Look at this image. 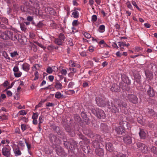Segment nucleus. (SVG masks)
I'll list each match as a JSON object with an SVG mask.
<instances>
[{
    "instance_id": "nucleus-1",
    "label": "nucleus",
    "mask_w": 157,
    "mask_h": 157,
    "mask_svg": "<svg viewBox=\"0 0 157 157\" xmlns=\"http://www.w3.org/2000/svg\"><path fill=\"white\" fill-rule=\"evenodd\" d=\"M49 140L52 144L51 147H55L56 145L60 144L61 143V140L55 135L53 133L50 134L48 135Z\"/></svg>"
},
{
    "instance_id": "nucleus-2",
    "label": "nucleus",
    "mask_w": 157,
    "mask_h": 157,
    "mask_svg": "<svg viewBox=\"0 0 157 157\" xmlns=\"http://www.w3.org/2000/svg\"><path fill=\"white\" fill-rule=\"evenodd\" d=\"M32 4V2L31 0H29V2H25L24 6L21 7V10L23 11L29 13H33L31 8V4Z\"/></svg>"
},
{
    "instance_id": "nucleus-3",
    "label": "nucleus",
    "mask_w": 157,
    "mask_h": 157,
    "mask_svg": "<svg viewBox=\"0 0 157 157\" xmlns=\"http://www.w3.org/2000/svg\"><path fill=\"white\" fill-rule=\"evenodd\" d=\"M139 150L140 151L143 153H147L148 151V147L145 144L140 143L138 142L136 144Z\"/></svg>"
},
{
    "instance_id": "nucleus-4",
    "label": "nucleus",
    "mask_w": 157,
    "mask_h": 157,
    "mask_svg": "<svg viewBox=\"0 0 157 157\" xmlns=\"http://www.w3.org/2000/svg\"><path fill=\"white\" fill-rule=\"evenodd\" d=\"M96 102L98 106L104 107L106 105V101L101 97H97L95 99Z\"/></svg>"
},
{
    "instance_id": "nucleus-5",
    "label": "nucleus",
    "mask_w": 157,
    "mask_h": 157,
    "mask_svg": "<svg viewBox=\"0 0 157 157\" xmlns=\"http://www.w3.org/2000/svg\"><path fill=\"white\" fill-rule=\"evenodd\" d=\"M59 145L57 144L56 145V147H52V148L55 150L56 153L58 155L61 156L63 154L64 151L63 149Z\"/></svg>"
},
{
    "instance_id": "nucleus-6",
    "label": "nucleus",
    "mask_w": 157,
    "mask_h": 157,
    "mask_svg": "<svg viewBox=\"0 0 157 157\" xmlns=\"http://www.w3.org/2000/svg\"><path fill=\"white\" fill-rule=\"evenodd\" d=\"M128 98L130 102L134 104H136L138 102V99L135 95L129 94L128 96Z\"/></svg>"
},
{
    "instance_id": "nucleus-7",
    "label": "nucleus",
    "mask_w": 157,
    "mask_h": 157,
    "mask_svg": "<svg viewBox=\"0 0 157 157\" xmlns=\"http://www.w3.org/2000/svg\"><path fill=\"white\" fill-rule=\"evenodd\" d=\"M124 128H125L124 127V125H123L122 126L117 127L116 128L115 131L118 134H124Z\"/></svg>"
},
{
    "instance_id": "nucleus-8",
    "label": "nucleus",
    "mask_w": 157,
    "mask_h": 157,
    "mask_svg": "<svg viewBox=\"0 0 157 157\" xmlns=\"http://www.w3.org/2000/svg\"><path fill=\"white\" fill-rule=\"evenodd\" d=\"M51 127L53 131L57 133L58 135H61L63 134V132L59 127L55 125H52Z\"/></svg>"
},
{
    "instance_id": "nucleus-9",
    "label": "nucleus",
    "mask_w": 157,
    "mask_h": 157,
    "mask_svg": "<svg viewBox=\"0 0 157 157\" xmlns=\"http://www.w3.org/2000/svg\"><path fill=\"white\" fill-rule=\"evenodd\" d=\"M105 144L106 149L107 150L111 152L115 151L114 148L112 143L109 142H106Z\"/></svg>"
},
{
    "instance_id": "nucleus-10",
    "label": "nucleus",
    "mask_w": 157,
    "mask_h": 157,
    "mask_svg": "<svg viewBox=\"0 0 157 157\" xmlns=\"http://www.w3.org/2000/svg\"><path fill=\"white\" fill-rule=\"evenodd\" d=\"M65 129L69 135L72 136H73L75 134V132L73 129H71L70 127L68 125H66L65 128Z\"/></svg>"
},
{
    "instance_id": "nucleus-11",
    "label": "nucleus",
    "mask_w": 157,
    "mask_h": 157,
    "mask_svg": "<svg viewBox=\"0 0 157 157\" xmlns=\"http://www.w3.org/2000/svg\"><path fill=\"white\" fill-rule=\"evenodd\" d=\"M96 116L99 118H104L105 117V114L104 111L99 109L98 110Z\"/></svg>"
},
{
    "instance_id": "nucleus-12",
    "label": "nucleus",
    "mask_w": 157,
    "mask_h": 157,
    "mask_svg": "<svg viewBox=\"0 0 157 157\" xmlns=\"http://www.w3.org/2000/svg\"><path fill=\"white\" fill-rule=\"evenodd\" d=\"M147 94L150 97H152L155 95V92L153 89L150 86L147 91Z\"/></svg>"
},
{
    "instance_id": "nucleus-13",
    "label": "nucleus",
    "mask_w": 157,
    "mask_h": 157,
    "mask_svg": "<svg viewBox=\"0 0 157 157\" xmlns=\"http://www.w3.org/2000/svg\"><path fill=\"white\" fill-rule=\"evenodd\" d=\"M2 154L4 156L6 157H9L10 155V150L4 147L2 150Z\"/></svg>"
},
{
    "instance_id": "nucleus-14",
    "label": "nucleus",
    "mask_w": 157,
    "mask_h": 157,
    "mask_svg": "<svg viewBox=\"0 0 157 157\" xmlns=\"http://www.w3.org/2000/svg\"><path fill=\"white\" fill-rule=\"evenodd\" d=\"M93 146L96 148L101 147L102 146L103 144L101 142H99L98 140H95L92 142Z\"/></svg>"
},
{
    "instance_id": "nucleus-15",
    "label": "nucleus",
    "mask_w": 157,
    "mask_h": 157,
    "mask_svg": "<svg viewBox=\"0 0 157 157\" xmlns=\"http://www.w3.org/2000/svg\"><path fill=\"white\" fill-rule=\"evenodd\" d=\"M31 8L33 12H37V10L39 8V5L36 2H34L32 6L31 5Z\"/></svg>"
},
{
    "instance_id": "nucleus-16",
    "label": "nucleus",
    "mask_w": 157,
    "mask_h": 157,
    "mask_svg": "<svg viewBox=\"0 0 157 157\" xmlns=\"http://www.w3.org/2000/svg\"><path fill=\"white\" fill-rule=\"evenodd\" d=\"M134 77L136 82L139 83H141V77L138 72H136L134 75Z\"/></svg>"
},
{
    "instance_id": "nucleus-17",
    "label": "nucleus",
    "mask_w": 157,
    "mask_h": 157,
    "mask_svg": "<svg viewBox=\"0 0 157 157\" xmlns=\"http://www.w3.org/2000/svg\"><path fill=\"white\" fill-rule=\"evenodd\" d=\"M96 154L100 156H102L104 155L103 150L101 147L96 148L95 150Z\"/></svg>"
},
{
    "instance_id": "nucleus-18",
    "label": "nucleus",
    "mask_w": 157,
    "mask_h": 157,
    "mask_svg": "<svg viewBox=\"0 0 157 157\" xmlns=\"http://www.w3.org/2000/svg\"><path fill=\"white\" fill-rule=\"evenodd\" d=\"M118 106L119 107L120 109L122 111V112L125 111V109L127 106V104L125 103L122 101H121L118 104Z\"/></svg>"
},
{
    "instance_id": "nucleus-19",
    "label": "nucleus",
    "mask_w": 157,
    "mask_h": 157,
    "mask_svg": "<svg viewBox=\"0 0 157 157\" xmlns=\"http://www.w3.org/2000/svg\"><path fill=\"white\" fill-rule=\"evenodd\" d=\"M123 140L127 144H130L132 143L131 137L129 136H127L123 138Z\"/></svg>"
},
{
    "instance_id": "nucleus-20",
    "label": "nucleus",
    "mask_w": 157,
    "mask_h": 157,
    "mask_svg": "<svg viewBox=\"0 0 157 157\" xmlns=\"http://www.w3.org/2000/svg\"><path fill=\"white\" fill-rule=\"evenodd\" d=\"M111 91L114 92H118L120 91V89L118 86L116 84H113L110 88Z\"/></svg>"
},
{
    "instance_id": "nucleus-21",
    "label": "nucleus",
    "mask_w": 157,
    "mask_h": 157,
    "mask_svg": "<svg viewBox=\"0 0 157 157\" xmlns=\"http://www.w3.org/2000/svg\"><path fill=\"white\" fill-rule=\"evenodd\" d=\"M122 81L124 82V83L126 84H130L131 83L130 80L125 75H122L121 77Z\"/></svg>"
},
{
    "instance_id": "nucleus-22",
    "label": "nucleus",
    "mask_w": 157,
    "mask_h": 157,
    "mask_svg": "<svg viewBox=\"0 0 157 157\" xmlns=\"http://www.w3.org/2000/svg\"><path fill=\"white\" fill-rule=\"evenodd\" d=\"M139 135L140 138L142 139H145L146 136V133L143 129H140Z\"/></svg>"
},
{
    "instance_id": "nucleus-23",
    "label": "nucleus",
    "mask_w": 157,
    "mask_h": 157,
    "mask_svg": "<svg viewBox=\"0 0 157 157\" xmlns=\"http://www.w3.org/2000/svg\"><path fill=\"white\" fill-rule=\"evenodd\" d=\"M69 142L71 144V147L73 149H75V147L77 146V143L75 141L72 139L70 140Z\"/></svg>"
},
{
    "instance_id": "nucleus-24",
    "label": "nucleus",
    "mask_w": 157,
    "mask_h": 157,
    "mask_svg": "<svg viewBox=\"0 0 157 157\" xmlns=\"http://www.w3.org/2000/svg\"><path fill=\"white\" fill-rule=\"evenodd\" d=\"M0 38L4 40H7V31L2 32L0 31Z\"/></svg>"
},
{
    "instance_id": "nucleus-25",
    "label": "nucleus",
    "mask_w": 157,
    "mask_h": 157,
    "mask_svg": "<svg viewBox=\"0 0 157 157\" xmlns=\"http://www.w3.org/2000/svg\"><path fill=\"white\" fill-rule=\"evenodd\" d=\"M84 133L90 138L94 137L93 133L90 130H84Z\"/></svg>"
},
{
    "instance_id": "nucleus-26",
    "label": "nucleus",
    "mask_w": 157,
    "mask_h": 157,
    "mask_svg": "<svg viewBox=\"0 0 157 157\" xmlns=\"http://www.w3.org/2000/svg\"><path fill=\"white\" fill-rule=\"evenodd\" d=\"M44 11L47 13L52 14V12L54 11L53 9L51 8L45 7L44 8Z\"/></svg>"
},
{
    "instance_id": "nucleus-27",
    "label": "nucleus",
    "mask_w": 157,
    "mask_h": 157,
    "mask_svg": "<svg viewBox=\"0 0 157 157\" xmlns=\"http://www.w3.org/2000/svg\"><path fill=\"white\" fill-rule=\"evenodd\" d=\"M22 69L25 71H27L29 69V65L26 63H24L22 65Z\"/></svg>"
},
{
    "instance_id": "nucleus-28",
    "label": "nucleus",
    "mask_w": 157,
    "mask_h": 157,
    "mask_svg": "<svg viewBox=\"0 0 157 157\" xmlns=\"http://www.w3.org/2000/svg\"><path fill=\"white\" fill-rule=\"evenodd\" d=\"M89 112H91L94 115H96L98 111V110L99 109L97 108L95 109L93 108L89 107Z\"/></svg>"
},
{
    "instance_id": "nucleus-29",
    "label": "nucleus",
    "mask_w": 157,
    "mask_h": 157,
    "mask_svg": "<svg viewBox=\"0 0 157 157\" xmlns=\"http://www.w3.org/2000/svg\"><path fill=\"white\" fill-rule=\"evenodd\" d=\"M64 143L63 144L66 147L67 149H70L71 147V144L70 142H68L67 141V140H63Z\"/></svg>"
},
{
    "instance_id": "nucleus-30",
    "label": "nucleus",
    "mask_w": 157,
    "mask_h": 157,
    "mask_svg": "<svg viewBox=\"0 0 157 157\" xmlns=\"http://www.w3.org/2000/svg\"><path fill=\"white\" fill-rule=\"evenodd\" d=\"M101 129L105 132H107L108 129L107 126L104 124L102 123L101 125Z\"/></svg>"
},
{
    "instance_id": "nucleus-31",
    "label": "nucleus",
    "mask_w": 157,
    "mask_h": 157,
    "mask_svg": "<svg viewBox=\"0 0 157 157\" xmlns=\"http://www.w3.org/2000/svg\"><path fill=\"white\" fill-rule=\"evenodd\" d=\"M55 87L58 89L61 90L62 88V84L59 82H56L55 85Z\"/></svg>"
},
{
    "instance_id": "nucleus-32",
    "label": "nucleus",
    "mask_w": 157,
    "mask_h": 157,
    "mask_svg": "<svg viewBox=\"0 0 157 157\" xmlns=\"http://www.w3.org/2000/svg\"><path fill=\"white\" fill-rule=\"evenodd\" d=\"M11 35L10 36V39L13 41H15L16 40H17V34L15 33H13V32H12Z\"/></svg>"
},
{
    "instance_id": "nucleus-33",
    "label": "nucleus",
    "mask_w": 157,
    "mask_h": 157,
    "mask_svg": "<svg viewBox=\"0 0 157 157\" xmlns=\"http://www.w3.org/2000/svg\"><path fill=\"white\" fill-rule=\"evenodd\" d=\"M20 25L21 30L25 32L27 30V28L25 24V23H20Z\"/></svg>"
},
{
    "instance_id": "nucleus-34",
    "label": "nucleus",
    "mask_w": 157,
    "mask_h": 157,
    "mask_svg": "<svg viewBox=\"0 0 157 157\" xmlns=\"http://www.w3.org/2000/svg\"><path fill=\"white\" fill-rule=\"evenodd\" d=\"M54 42L56 44L59 45H62V43H63V42L62 41H61V40H60V39L59 38H55Z\"/></svg>"
},
{
    "instance_id": "nucleus-35",
    "label": "nucleus",
    "mask_w": 157,
    "mask_h": 157,
    "mask_svg": "<svg viewBox=\"0 0 157 157\" xmlns=\"http://www.w3.org/2000/svg\"><path fill=\"white\" fill-rule=\"evenodd\" d=\"M129 84H126L125 83H123L122 86L121 87L123 90L127 91L129 90L130 89V87L128 86Z\"/></svg>"
},
{
    "instance_id": "nucleus-36",
    "label": "nucleus",
    "mask_w": 157,
    "mask_h": 157,
    "mask_svg": "<svg viewBox=\"0 0 157 157\" xmlns=\"http://www.w3.org/2000/svg\"><path fill=\"white\" fill-rule=\"evenodd\" d=\"M114 155L117 157H125V155L122 153H119L118 154L117 151H114L113 152Z\"/></svg>"
},
{
    "instance_id": "nucleus-37",
    "label": "nucleus",
    "mask_w": 157,
    "mask_h": 157,
    "mask_svg": "<svg viewBox=\"0 0 157 157\" xmlns=\"http://www.w3.org/2000/svg\"><path fill=\"white\" fill-rule=\"evenodd\" d=\"M63 95L59 92H57L55 94V97L57 99H59L61 98H63Z\"/></svg>"
},
{
    "instance_id": "nucleus-38",
    "label": "nucleus",
    "mask_w": 157,
    "mask_h": 157,
    "mask_svg": "<svg viewBox=\"0 0 157 157\" xmlns=\"http://www.w3.org/2000/svg\"><path fill=\"white\" fill-rule=\"evenodd\" d=\"M151 151L157 155V147L152 146L151 148Z\"/></svg>"
},
{
    "instance_id": "nucleus-39",
    "label": "nucleus",
    "mask_w": 157,
    "mask_h": 157,
    "mask_svg": "<svg viewBox=\"0 0 157 157\" xmlns=\"http://www.w3.org/2000/svg\"><path fill=\"white\" fill-rule=\"evenodd\" d=\"M111 110L113 113H116L118 111L119 109L114 105L113 107L111 109Z\"/></svg>"
},
{
    "instance_id": "nucleus-40",
    "label": "nucleus",
    "mask_w": 157,
    "mask_h": 157,
    "mask_svg": "<svg viewBox=\"0 0 157 157\" xmlns=\"http://www.w3.org/2000/svg\"><path fill=\"white\" fill-rule=\"evenodd\" d=\"M14 152L16 156L21 155V153L19 148H16L15 149Z\"/></svg>"
},
{
    "instance_id": "nucleus-41",
    "label": "nucleus",
    "mask_w": 157,
    "mask_h": 157,
    "mask_svg": "<svg viewBox=\"0 0 157 157\" xmlns=\"http://www.w3.org/2000/svg\"><path fill=\"white\" fill-rule=\"evenodd\" d=\"M58 38L62 41L63 42L65 39V36L64 34L62 33H60L59 36Z\"/></svg>"
},
{
    "instance_id": "nucleus-42",
    "label": "nucleus",
    "mask_w": 157,
    "mask_h": 157,
    "mask_svg": "<svg viewBox=\"0 0 157 157\" xmlns=\"http://www.w3.org/2000/svg\"><path fill=\"white\" fill-rule=\"evenodd\" d=\"M79 138L82 139V140L89 142L88 140L87 139V138L85 137L82 134H80L79 135Z\"/></svg>"
},
{
    "instance_id": "nucleus-43",
    "label": "nucleus",
    "mask_w": 157,
    "mask_h": 157,
    "mask_svg": "<svg viewBox=\"0 0 157 157\" xmlns=\"http://www.w3.org/2000/svg\"><path fill=\"white\" fill-rule=\"evenodd\" d=\"M18 55V54L17 51H14L13 52L10 53V56L12 57H17Z\"/></svg>"
},
{
    "instance_id": "nucleus-44",
    "label": "nucleus",
    "mask_w": 157,
    "mask_h": 157,
    "mask_svg": "<svg viewBox=\"0 0 157 157\" xmlns=\"http://www.w3.org/2000/svg\"><path fill=\"white\" fill-rule=\"evenodd\" d=\"M72 14L75 18H78L79 17V13L77 11L73 12Z\"/></svg>"
},
{
    "instance_id": "nucleus-45",
    "label": "nucleus",
    "mask_w": 157,
    "mask_h": 157,
    "mask_svg": "<svg viewBox=\"0 0 157 157\" xmlns=\"http://www.w3.org/2000/svg\"><path fill=\"white\" fill-rule=\"evenodd\" d=\"M148 113L150 116H153L154 115L155 113L153 110L152 109H149Z\"/></svg>"
},
{
    "instance_id": "nucleus-46",
    "label": "nucleus",
    "mask_w": 157,
    "mask_h": 157,
    "mask_svg": "<svg viewBox=\"0 0 157 157\" xmlns=\"http://www.w3.org/2000/svg\"><path fill=\"white\" fill-rule=\"evenodd\" d=\"M106 104L107 105L109 108L111 109L114 105V104L111 102H110L109 101H106Z\"/></svg>"
},
{
    "instance_id": "nucleus-47",
    "label": "nucleus",
    "mask_w": 157,
    "mask_h": 157,
    "mask_svg": "<svg viewBox=\"0 0 157 157\" xmlns=\"http://www.w3.org/2000/svg\"><path fill=\"white\" fill-rule=\"evenodd\" d=\"M0 19L3 23L7 24L8 23V20L5 17H0Z\"/></svg>"
},
{
    "instance_id": "nucleus-48",
    "label": "nucleus",
    "mask_w": 157,
    "mask_h": 157,
    "mask_svg": "<svg viewBox=\"0 0 157 157\" xmlns=\"http://www.w3.org/2000/svg\"><path fill=\"white\" fill-rule=\"evenodd\" d=\"M145 75L146 77L148 78L149 79L151 80L153 78V76L152 75V74L151 73H145Z\"/></svg>"
},
{
    "instance_id": "nucleus-49",
    "label": "nucleus",
    "mask_w": 157,
    "mask_h": 157,
    "mask_svg": "<svg viewBox=\"0 0 157 157\" xmlns=\"http://www.w3.org/2000/svg\"><path fill=\"white\" fill-rule=\"evenodd\" d=\"M97 19V17L95 15H94L92 16L91 21L94 23L95 22Z\"/></svg>"
},
{
    "instance_id": "nucleus-50",
    "label": "nucleus",
    "mask_w": 157,
    "mask_h": 157,
    "mask_svg": "<svg viewBox=\"0 0 157 157\" xmlns=\"http://www.w3.org/2000/svg\"><path fill=\"white\" fill-rule=\"evenodd\" d=\"M12 32L9 31H7V40L10 39V36L11 35Z\"/></svg>"
},
{
    "instance_id": "nucleus-51",
    "label": "nucleus",
    "mask_w": 157,
    "mask_h": 157,
    "mask_svg": "<svg viewBox=\"0 0 157 157\" xmlns=\"http://www.w3.org/2000/svg\"><path fill=\"white\" fill-rule=\"evenodd\" d=\"M27 114V112L25 110H21L18 113L19 115H24Z\"/></svg>"
},
{
    "instance_id": "nucleus-52",
    "label": "nucleus",
    "mask_w": 157,
    "mask_h": 157,
    "mask_svg": "<svg viewBox=\"0 0 157 157\" xmlns=\"http://www.w3.org/2000/svg\"><path fill=\"white\" fill-rule=\"evenodd\" d=\"M38 116V115L37 112L33 113L32 116V119H37Z\"/></svg>"
},
{
    "instance_id": "nucleus-53",
    "label": "nucleus",
    "mask_w": 157,
    "mask_h": 157,
    "mask_svg": "<svg viewBox=\"0 0 157 157\" xmlns=\"http://www.w3.org/2000/svg\"><path fill=\"white\" fill-rule=\"evenodd\" d=\"M35 43L38 46L44 49H45L46 48L44 45H43L42 44L39 43L38 42L36 41L35 42Z\"/></svg>"
},
{
    "instance_id": "nucleus-54",
    "label": "nucleus",
    "mask_w": 157,
    "mask_h": 157,
    "mask_svg": "<svg viewBox=\"0 0 157 157\" xmlns=\"http://www.w3.org/2000/svg\"><path fill=\"white\" fill-rule=\"evenodd\" d=\"M53 70L52 67H48L46 70L47 72L49 74H51L53 72Z\"/></svg>"
},
{
    "instance_id": "nucleus-55",
    "label": "nucleus",
    "mask_w": 157,
    "mask_h": 157,
    "mask_svg": "<svg viewBox=\"0 0 157 157\" xmlns=\"http://www.w3.org/2000/svg\"><path fill=\"white\" fill-rule=\"evenodd\" d=\"M44 25V24L41 22L40 21L39 23L36 25V26L37 28H40L42 27Z\"/></svg>"
},
{
    "instance_id": "nucleus-56",
    "label": "nucleus",
    "mask_w": 157,
    "mask_h": 157,
    "mask_svg": "<svg viewBox=\"0 0 157 157\" xmlns=\"http://www.w3.org/2000/svg\"><path fill=\"white\" fill-rule=\"evenodd\" d=\"M70 65L72 67H75L76 66V64L73 61L71 60L69 62Z\"/></svg>"
},
{
    "instance_id": "nucleus-57",
    "label": "nucleus",
    "mask_w": 157,
    "mask_h": 157,
    "mask_svg": "<svg viewBox=\"0 0 157 157\" xmlns=\"http://www.w3.org/2000/svg\"><path fill=\"white\" fill-rule=\"evenodd\" d=\"M22 74L21 72H17V73H14V75L16 77H20Z\"/></svg>"
},
{
    "instance_id": "nucleus-58",
    "label": "nucleus",
    "mask_w": 157,
    "mask_h": 157,
    "mask_svg": "<svg viewBox=\"0 0 157 157\" xmlns=\"http://www.w3.org/2000/svg\"><path fill=\"white\" fill-rule=\"evenodd\" d=\"M132 4L137 8V10L140 11H141V9L137 5L136 3V2L135 1H132Z\"/></svg>"
},
{
    "instance_id": "nucleus-59",
    "label": "nucleus",
    "mask_w": 157,
    "mask_h": 157,
    "mask_svg": "<svg viewBox=\"0 0 157 157\" xmlns=\"http://www.w3.org/2000/svg\"><path fill=\"white\" fill-rule=\"evenodd\" d=\"M43 116H40L39 117V124H42L43 121L44 119H43Z\"/></svg>"
},
{
    "instance_id": "nucleus-60",
    "label": "nucleus",
    "mask_w": 157,
    "mask_h": 157,
    "mask_svg": "<svg viewBox=\"0 0 157 157\" xmlns=\"http://www.w3.org/2000/svg\"><path fill=\"white\" fill-rule=\"evenodd\" d=\"M84 35L87 38L89 39L91 37V35L89 33H87L85 32L84 33Z\"/></svg>"
},
{
    "instance_id": "nucleus-61",
    "label": "nucleus",
    "mask_w": 157,
    "mask_h": 157,
    "mask_svg": "<svg viewBox=\"0 0 157 157\" xmlns=\"http://www.w3.org/2000/svg\"><path fill=\"white\" fill-rule=\"evenodd\" d=\"M68 44L71 46L73 45V44L72 42V39H68Z\"/></svg>"
},
{
    "instance_id": "nucleus-62",
    "label": "nucleus",
    "mask_w": 157,
    "mask_h": 157,
    "mask_svg": "<svg viewBox=\"0 0 157 157\" xmlns=\"http://www.w3.org/2000/svg\"><path fill=\"white\" fill-rule=\"evenodd\" d=\"M126 4H127V6L128 8H129L131 9H132V5H131V4H130V2L129 1H128L126 2Z\"/></svg>"
},
{
    "instance_id": "nucleus-63",
    "label": "nucleus",
    "mask_w": 157,
    "mask_h": 157,
    "mask_svg": "<svg viewBox=\"0 0 157 157\" xmlns=\"http://www.w3.org/2000/svg\"><path fill=\"white\" fill-rule=\"evenodd\" d=\"M81 115L82 117L83 118V119H85L87 117L86 115L84 112H82L81 113Z\"/></svg>"
},
{
    "instance_id": "nucleus-64",
    "label": "nucleus",
    "mask_w": 157,
    "mask_h": 157,
    "mask_svg": "<svg viewBox=\"0 0 157 157\" xmlns=\"http://www.w3.org/2000/svg\"><path fill=\"white\" fill-rule=\"evenodd\" d=\"M61 72L63 75H66L67 73V71L66 69H63L62 70Z\"/></svg>"
}]
</instances>
